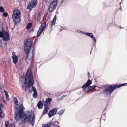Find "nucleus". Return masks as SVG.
Segmentation results:
<instances>
[{
  "label": "nucleus",
  "instance_id": "f257e3e1",
  "mask_svg": "<svg viewBox=\"0 0 127 127\" xmlns=\"http://www.w3.org/2000/svg\"><path fill=\"white\" fill-rule=\"evenodd\" d=\"M23 104L20 105L19 111L17 113H15L14 117L15 120L17 121L20 118L25 123L26 121H28L30 124L33 125L34 122L33 113L31 111H28L25 116L23 111Z\"/></svg>",
  "mask_w": 127,
  "mask_h": 127
},
{
  "label": "nucleus",
  "instance_id": "f03ea898",
  "mask_svg": "<svg viewBox=\"0 0 127 127\" xmlns=\"http://www.w3.org/2000/svg\"><path fill=\"white\" fill-rule=\"evenodd\" d=\"M25 81L28 85V89L29 92L31 93L33 91L34 92L33 94V96L35 98L37 96V94L36 89L33 86L34 81L32 78V76L30 70H27V75L26 77Z\"/></svg>",
  "mask_w": 127,
  "mask_h": 127
},
{
  "label": "nucleus",
  "instance_id": "7ed1b4c3",
  "mask_svg": "<svg viewBox=\"0 0 127 127\" xmlns=\"http://www.w3.org/2000/svg\"><path fill=\"white\" fill-rule=\"evenodd\" d=\"M25 51L26 53L27 58L29 60L32 59L33 58V52H29L31 46V42L29 38L26 39L25 41Z\"/></svg>",
  "mask_w": 127,
  "mask_h": 127
},
{
  "label": "nucleus",
  "instance_id": "20e7f679",
  "mask_svg": "<svg viewBox=\"0 0 127 127\" xmlns=\"http://www.w3.org/2000/svg\"><path fill=\"white\" fill-rule=\"evenodd\" d=\"M20 12L18 9H15L13 10L12 17L15 23H18L20 21Z\"/></svg>",
  "mask_w": 127,
  "mask_h": 127
},
{
  "label": "nucleus",
  "instance_id": "39448f33",
  "mask_svg": "<svg viewBox=\"0 0 127 127\" xmlns=\"http://www.w3.org/2000/svg\"><path fill=\"white\" fill-rule=\"evenodd\" d=\"M58 0H49L50 5L49 7V11L51 12L55 9L57 5Z\"/></svg>",
  "mask_w": 127,
  "mask_h": 127
},
{
  "label": "nucleus",
  "instance_id": "423d86ee",
  "mask_svg": "<svg viewBox=\"0 0 127 127\" xmlns=\"http://www.w3.org/2000/svg\"><path fill=\"white\" fill-rule=\"evenodd\" d=\"M0 37H3V39L4 41H7L10 39L8 33L5 31L0 32Z\"/></svg>",
  "mask_w": 127,
  "mask_h": 127
},
{
  "label": "nucleus",
  "instance_id": "0eeeda50",
  "mask_svg": "<svg viewBox=\"0 0 127 127\" xmlns=\"http://www.w3.org/2000/svg\"><path fill=\"white\" fill-rule=\"evenodd\" d=\"M125 85V84H123L117 86V85H113L111 86L108 85L106 87V89L107 91H111L110 93V95L111 93L115 89L119 88L120 87Z\"/></svg>",
  "mask_w": 127,
  "mask_h": 127
},
{
  "label": "nucleus",
  "instance_id": "6e6552de",
  "mask_svg": "<svg viewBox=\"0 0 127 127\" xmlns=\"http://www.w3.org/2000/svg\"><path fill=\"white\" fill-rule=\"evenodd\" d=\"M37 2V0H32L29 3L27 8L31 10L32 8L34 7L35 6Z\"/></svg>",
  "mask_w": 127,
  "mask_h": 127
},
{
  "label": "nucleus",
  "instance_id": "1a4fd4ad",
  "mask_svg": "<svg viewBox=\"0 0 127 127\" xmlns=\"http://www.w3.org/2000/svg\"><path fill=\"white\" fill-rule=\"evenodd\" d=\"M46 25V23H44L42 24L40 26L39 29L37 32V36H39L41 33L44 29Z\"/></svg>",
  "mask_w": 127,
  "mask_h": 127
},
{
  "label": "nucleus",
  "instance_id": "9d476101",
  "mask_svg": "<svg viewBox=\"0 0 127 127\" xmlns=\"http://www.w3.org/2000/svg\"><path fill=\"white\" fill-rule=\"evenodd\" d=\"M27 74L26 75V76L25 77V82H24V76H22L20 78V80L21 81L22 80V84L24 83V85H22V87L23 88V89L24 90H26V85H25V83L26 84V85H28H28L27 84V83H26V82L25 81V79H26V75H27Z\"/></svg>",
  "mask_w": 127,
  "mask_h": 127
},
{
  "label": "nucleus",
  "instance_id": "9b49d317",
  "mask_svg": "<svg viewBox=\"0 0 127 127\" xmlns=\"http://www.w3.org/2000/svg\"><path fill=\"white\" fill-rule=\"evenodd\" d=\"M92 83V81L91 80H88L87 82L82 87V88H84V91L85 92V89L87 87L91 85Z\"/></svg>",
  "mask_w": 127,
  "mask_h": 127
},
{
  "label": "nucleus",
  "instance_id": "f8f14e48",
  "mask_svg": "<svg viewBox=\"0 0 127 127\" xmlns=\"http://www.w3.org/2000/svg\"><path fill=\"white\" fill-rule=\"evenodd\" d=\"M12 58L13 63L14 64H16L18 62V57L17 56H12Z\"/></svg>",
  "mask_w": 127,
  "mask_h": 127
},
{
  "label": "nucleus",
  "instance_id": "ddd939ff",
  "mask_svg": "<svg viewBox=\"0 0 127 127\" xmlns=\"http://www.w3.org/2000/svg\"><path fill=\"white\" fill-rule=\"evenodd\" d=\"M86 34L87 35H88L92 38L95 41L96 40V39L95 37L92 34V33H86Z\"/></svg>",
  "mask_w": 127,
  "mask_h": 127
},
{
  "label": "nucleus",
  "instance_id": "4468645a",
  "mask_svg": "<svg viewBox=\"0 0 127 127\" xmlns=\"http://www.w3.org/2000/svg\"><path fill=\"white\" fill-rule=\"evenodd\" d=\"M42 102V101H40L38 103L37 106L39 109L42 108L43 107Z\"/></svg>",
  "mask_w": 127,
  "mask_h": 127
},
{
  "label": "nucleus",
  "instance_id": "2eb2a0df",
  "mask_svg": "<svg viewBox=\"0 0 127 127\" xmlns=\"http://www.w3.org/2000/svg\"><path fill=\"white\" fill-rule=\"evenodd\" d=\"M48 107L47 106H45L44 108L43 113L44 114H45L46 113L48 110Z\"/></svg>",
  "mask_w": 127,
  "mask_h": 127
},
{
  "label": "nucleus",
  "instance_id": "dca6fc26",
  "mask_svg": "<svg viewBox=\"0 0 127 127\" xmlns=\"http://www.w3.org/2000/svg\"><path fill=\"white\" fill-rule=\"evenodd\" d=\"M49 125L50 127H59L58 125H57L56 124L54 123H49Z\"/></svg>",
  "mask_w": 127,
  "mask_h": 127
},
{
  "label": "nucleus",
  "instance_id": "f3484780",
  "mask_svg": "<svg viewBox=\"0 0 127 127\" xmlns=\"http://www.w3.org/2000/svg\"><path fill=\"white\" fill-rule=\"evenodd\" d=\"M4 92L5 93V95L6 96V99L7 100H8L9 99V97L7 92L5 90H4Z\"/></svg>",
  "mask_w": 127,
  "mask_h": 127
},
{
  "label": "nucleus",
  "instance_id": "a211bd4d",
  "mask_svg": "<svg viewBox=\"0 0 127 127\" xmlns=\"http://www.w3.org/2000/svg\"><path fill=\"white\" fill-rule=\"evenodd\" d=\"M4 116V114L1 109H0V117L3 118Z\"/></svg>",
  "mask_w": 127,
  "mask_h": 127
},
{
  "label": "nucleus",
  "instance_id": "6ab92c4d",
  "mask_svg": "<svg viewBox=\"0 0 127 127\" xmlns=\"http://www.w3.org/2000/svg\"><path fill=\"white\" fill-rule=\"evenodd\" d=\"M54 114L51 110L49 112L48 114L49 117H50Z\"/></svg>",
  "mask_w": 127,
  "mask_h": 127
},
{
  "label": "nucleus",
  "instance_id": "aec40b11",
  "mask_svg": "<svg viewBox=\"0 0 127 127\" xmlns=\"http://www.w3.org/2000/svg\"><path fill=\"white\" fill-rule=\"evenodd\" d=\"M58 109V108H55L52 109L51 111L53 112V114H55Z\"/></svg>",
  "mask_w": 127,
  "mask_h": 127
},
{
  "label": "nucleus",
  "instance_id": "412c9836",
  "mask_svg": "<svg viewBox=\"0 0 127 127\" xmlns=\"http://www.w3.org/2000/svg\"><path fill=\"white\" fill-rule=\"evenodd\" d=\"M56 16L55 15L54 16L53 20L51 21V23L52 24L54 23L56 21Z\"/></svg>",
  "mask_w": 127,
  "mask_h": 127
},
{
  "label": "nucleus",
  "instance_id": "4be33fe9",
  "mask_svg": "<svg viewBox=\"0 0 127 127\" xmlns=\"http://www.w3.org/2000/svg\"><path fill=\"white\" fill-rule=\"evenodd\" d=\"M13 101L14 104L16 105H17V104L18 103V101L17 98L15 97H14L13 98Z\"/></svg>",
  "mask_w": 127,
  "mask_h": 127
},
{
  "label": "nucleus",
  "instance_id": "5701e85b",
  "mask_svg": "<svg viewBox=\"0 0 127 127\" xmlns=\"http://www.w3.org/2000/svg\"><path fill=\"white\" fill-rule=\"evenodd\" d=\"M96 87V86H90L88 87V90L93 89H95Z\"/></svg>",
  "mask_w": 127,
  "mask_h": 127
},
{
  "label": "nucleus",
  "instance_id": "b1692460",
  "mask_svg": "<svg viewBox=\"0 0 127 127\" xmlns=\"http://www.w3.org/2000/svg\"><path fill=\"white\" fill-rule=\"evenodd\" d=\"M52 100V99L50 98H48L46 99V102L49 104L50 103V102Z\"/></svg>",
  "mask_w": 127,
  "mask_h": 127
},
{
  "label": "nucleus",
  "instance_id": "393cba45",
  "mask_svg": "<svg viewBox=\"0 0 127 127\" xmlns=\"http://www.w3.org/2000/svg\"><path fill=\"white\" fill-rule=\"evenodd\" d=\"M32 26V24L31 23L28 24L27 25L26 28L27 30L29 29Z\"/></svg>",
  "mask_w": 127,
  "mask_h": 127
},
{
  "label": "nucleus",
  "instance_id": "a878e982",
  "mask_svg": "<svg viewBox=\"0 0 127 127\" xmlns=\"http://www.w3.org/2000/svg\"><path fill=\"white\" fill-rule=\"evenodd\" d=\"M9 122L8 121H6L5 122V127H9Z\"/></svg>",
  "mask_w": 127,
  "mask_h": 127
},
{
  "label": "nucleus",
  "instance_id": "bb28decb",
  "mask_svg": "<svg viewBox=\"0 0 127 127\" xmlns=\"http://www.w3.org/2000/svg\"><path fill=\"white\" fill-rule=\"evenodd\" d=\"M4 11V9L3 7H0V12H3Z\"/></svg>",
  "mask_w": 127,
  "mask_h": 127
},
{
  "label": "nucleus",
  "instance_id": "cd10ccee",
  "mask_svg": "<svg viewBox=\"0 0 127 127\" xmlns=\"http://www.w3.org/2000/svg\"><path fill=\"white\" fill-rule=\"evenodd\" d=\"M64 109H62V110L60 111L59 112V114H63V113L64 112Z\"/></svg>",
  "mask_w": 127,
  "mask_h": 127
},
{
  "label": "nucleus",
  "instance_id": "c85d7f7f",
  "mask_svg": "<svg viewBox=\"0 0 127 127\" xmlns=\"http://www.w3.org/2000/svg\"><path fill=\"white\" fill-rule=\"evenodd\" d=\"M42 127H49V126L48 125L43 124L42 125Z\"/></svg>",
  "mask_w": 127,
  "mask_h": 127
},
{
  "label": "nucleus",
  "instance_id": "c756f323",
  "mask_svg": "<svg viewBox=\"0 0 127 127\" xmlns=\"http://www.w3.org/2000/svg\"><path fill=\"white\" fill-rule=\"evenodd\" d=\"M3 16L5 17H7V13H4L3 14Z\"/></svg>",
  "mask_w": 127,
  "mask_h": 127
},
{
  "label": "nucleus",
  "instance_id": "7c9ffc66",
  "mask_svg": "<svg viewBox=\"0 0 127 127\" xmlns=\"http://www.w3.org/2000/svg\"><path fill=\"white\" fill-rule=\"evenodd\" d=\"M9 127H15V125L14 124H12L10 125Z\"/></svg>",
  "mask_w": 127,
  "mask_h": 127
},
{
  "label": "nucleus",
  "instance_id": "2f4dec72",
  "mask_svg": "<svg viewBox=\"0 0 127 127\" xmlns=\"http://www.w3.org/2000/svg\"><path fill=\"white\" fill-rule=\"evenodd\" d=\"M3 107V104L1 103H0V109H1V108Z\"/></svg>",
  "mask_w": 127,
  "mask_h": 127
},
{
  "label": "nucleus",
  "instance_id": "473e14b6",
  "mask_svg": "<svg viewBox=\"0 0 127 127\" xmlns=\"http://www.w3.org/2000/svg\"><path fill=\"white\" fill-rule=\"evenodd\" d=\"M15 52H13L12 53V56H16V55H15Z\"/></svg>",
  "mask_w": 127,
  "mask_h": 127
},
{
  "label": "nucleus",
  "instance_id": "72a5a7b5",
  "mask_svg": "<svg viewBox=\"0 0 127 127\" xmlns=\"http://www.w3.org/2000/svg\"><path fill=\"white\" fill-rule=\"evenodd\" d=\"M2 99L3 100V101L4 102L5 100H3L4 99V98H3V97H2Z\"/></svg>",
  "mask_w": 127,
  "mask_h": 127
},
{
  "label": "nucleus",
  "instance_id": "f704fd0d",
  "mask_svg": "<svg viewBox=\"0 0 127 127\" xmlns=\"http://www.w3.org/2000/svg\"><path fill=\"white\" fill-rule=\"evenodd\" d=\"M66 96V95H63V96L62 97H65Z\"/></svg>",
  "mask_w": 127,
  "mask_h": 127
},
{
  "label": "nucleus",
  "instance_id": "c9c22d12",
  "mask_svg": "<svg viewBox=\"0 0 127 127\" xmlns=\"http://www.w3.org/2000/svg\"><path fill=\"white\" fill-rule=\"evenodd\" d=\"M39 18V17H38V18H37V19H38H38Z\"/></svg>",
  "mask_w": 127,
  "mask_h": 127
},
{
  "label": "nucleus",
  "instance_id": "e433bc0d",
  "mask_svg": "<svg viewBox=\"0 0 127 127\" xmlns=\"http://www.w3.org/2000/svg\"><path fill=\"white\" fill-rule=\"evenodd\" d=\"M16 110H17V109L16 108Z\"/></svg>",
  "mask_w": 127,
  "mask_h": 127
},
{
  "label": "nucleus",
  "instance_id": "4c0bfd02",
  "mask_svg": "<svg viewBox=\"0 0 127 127\" xmlns=\"http://www.w3.org/2000/svg\"><path fill=\"white\" fill-rule=\"evenodd\" d=\"M89 72H88V75H89Z\"/></svg>",
  "mask_w": 127,
  "mask_h": 127
}]
</instances>
